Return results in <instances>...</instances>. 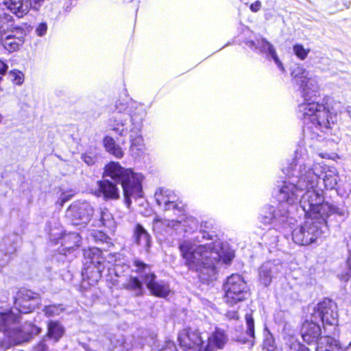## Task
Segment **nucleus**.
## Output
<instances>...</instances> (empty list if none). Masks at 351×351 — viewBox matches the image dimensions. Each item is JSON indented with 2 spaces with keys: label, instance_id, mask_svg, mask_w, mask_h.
I'll use <instances>...</instances> for the list:
<instances>
[{
  "label": "nucleus",
  "instance_id": "423d86ee",
  "mask_svg": "<svg viewBox=\"0 0 351 351\" xmlns=\"http://www.w3.org/2000/svg\"><path fill=\"white\" fill-rule=\"evenodd\" d=\"M104 176L120 184L123 193L124 204L130 208L132 199H140L144 196L143 173L134 171L131 168H125L118 162H110L105 165Z\"/></svg>",
  "mask_w": 351,
  "mask_h": 351
},
{
  "label": "nucleus",
  "instance_id": "2f4dec72",
  "mask_svg": "<svg viewBox=\"0 0 351 351\" xmlns=\"http://www.w3.org/2000/svg\"><path fill=\"white\" fill-rule=\"evenodd\" d=\"M10 324H16V317L13 315V310L5 312H0V330L3 333L8 329H11Z\"/></svg>",
  "mask_w": 351,
  "mask_h": 351
},
{
  "label": "nucleus",
  "instance_id": "f3484780",
  "mask_svg": "<svg viewBox=\"0 0 351 351\" xmlns=\"http://www.w3.org/2000/svg\"><path fill=\"white\" fill-rule=\"evenodd\" d=\"M40 303L38 294L26 289H20L15 298L14 308L20 313L33 311Z\"/></svg>",
  "mask_w": 351,
  "mask_h": 351
},
{
  "label": "nucleus",
  "instance_id": "864d4df0",
  "mask_svg": "<svg viewBox=\"0 0 351 351\" xmlns=\"http://www.w3.org/2000/svg\"><path fill=\"white\" fill-rule=\"evenodd\" d=\"M347 264L349 269H351V252L350 253L349 257L348 258Z\"/></svg>",
  "mask_w": 351,
  "mask_h": 351
},
{
  "label": "nucleus",
  "instance_id": "473e14b6",
  "mask_svg": "<svg viewBox=\"0 0 351 351\" xmlns=\"http://www.w3.org/2000/svg\"><path fill=\"white\" fill-rule=\"evenodd\" d=\"M156 335L154 332H149L145 331L144 335L138 338L137 341H135L132 347L142 348L145 343L147 344L150 347H153L156 341Z\"/></svg>",
  "mask_w": 351,
  "mask_h": 351
},
{
  "label": "nucleus",
  "instance_id": "aec40b11",
  "mask_svg": "<svg viewBox=\"0 0 351 351\" xmlns=\"http://www.w3.org/2000/svg\"><path fill=\"white\" fill-rule=\"evenodd\" d=\"M13 315L16 317V324H10V326L11 327L13 337H15L16 335H21L20 336L25 337L24 339L21 340V343L29 341L33 335H38L40 332L41 328L31 322H26L21 327L19 324V315L14 312ZM9 324H10V321H9Z\"/></svg>",
  "mask_w": 351,
  "mask_h": 351
},
{
  "label": "nucleus",
  "instance_id": "58836bf2",
  "mask_svg": "<svg viewBox=\"0 0 351 351\" xmlns=\"http://www.w3.org/2000/svg\"><path fill=\"white\" fill-rule=\"evenodd\" d=\"M264 348L267 351H275L276 346L271 334L268 333L264 340Z\"/></svg>",
  "mask_w": 351,
  "mask_h": 351
},
{
  "label": "nucleus",
  "instance_id": "b1692460",
  "mask_svg": "<svg viewBox=\"0 0 351 351\" xmlns=\"http://www.w3.org/2000/svg\"><path fill=\"white\" fill-rule=\"evenodd\" d=\"M283 338L289 351H308V348L300 343L295 337V332L291 331L287 326L283 329Z\"/></svg>",
  "mask_w": 351,
  "mask_h": 351
},
{
  "label": "nucleus",
  "instance_id": "f257e3e1",
  "mask_svg": "<svg viewBox=\"0 0 351 351\" xmlns=\"http://www.w3.org/2000/svg\"><path fill=\"white\" fill-rule=\"evenodd\" d=\"M291 74L304 101L297 109L298 117L303 123L304 145H298L291 162L282 165L285 180L280 187L278 199L294 207L300 197L304 207L309 210L313 205L329 204L324 200V189H335L340 180L336 167L315 162L306 148L318 146L320 133L328 132L337 121V112L326 106L329 97H324L322 102L316 100L319 96L316 76L299 65Z\"/></svg>",
  "mask_w": 351,
  "mask_h": 351
},
{
  "label": "nucleus",
  "instance_id": "5701e85b",
  "mask_svg": "<svg viewBox=\"0 0 351 351\" xmlns=\"http://www.w3.org/2000/svg\"><path fill=\"white\" fill-rule=\"evenodd\" d=\"M4 4L18 18L25 16L32 8L30 0H4Z\"/></svg>",
  "mask_w": 351,
  "mask_h": 351
},
{
  "label": "nucleus",
  "instance_id": "8fccbe9b",
  "mask_svg": "<svg viewBox=\"0 0 351 351\" xmlns=\"http://www.w3.org/2000/svg\"><path fill=\"white\" fill-rule=\"evenodd\" d=\"M226 317L229 319H237L238 317H239V315H238L237 311H228V312H227Z\"/></svg>",
  "mask_w": 351,
  "mask_h": 351
},
{
  "label": "nucleus",
  "instance_id": "20e7f679",
  "mask_svg": "<svg viewBox=\"0 0 351 351\" xmlns=\"http://www.w3.org/2000/svg\"><path fill=\"white\" fill-rule=\"evenodd\" d=\"M299 206L304 213L306 219L295 228H292V239L299 245H308L316 243L328 230L327 219L333 211L330 204L311 206V209L304 207L302 198L298 199Z\"/></svg>",
  "mask_w": 351,
  "mask_h": 351
},
{
  "label": "nucleus",
  "instance_id": "ddd939ff",
  "mask_svg": "<svg viewBox=\"0 0 351 351\" xmlns=\"http://www.w3.org/2000/svg\"><path fill=\"white\" fill-rule=\"evenodd\" d=\"M49 236L51 243L54 244L60 243L62 249L60 250V253L64 255H66L67 253L73 252L78 248L81 243V237L78 233L63 234L61 227L50 228Z\"/></svg>",
  "mask_w": 351,
  "mask_h": 351
},
{
  "label": "nucleus",
  "instance_id": "49530a36",
  "mask_svg": "<svg viewBox=\"0 0 351 351\" xmlns=\"http://www.w3.org/2000/svg\"><path fill=\"white\" fill-rule=\"evenodd\" d=\"M94 237L95 238L96 241H99L101 242L106 241L108 239V237L105 234H103L101 232H99L97 233H95V235H94Z\"/></svg>",
  "mask_w": 351,
  "mask_h": 351
},
{
  "label": "nucleus",
  "instance_id": "a878e982",
  "mask_svg": "<svg viewBox=\"0 0 351 351\" xmlns=\"http://www.w3.org/2000/svg\"><path fill=\"white\" fill-rule=\"evenodd\" d=\"M134 237L136 244L141 245L146 250H149L151 237L142 225L139 223L136 224L134 229Z\"/></svg>",
  "mask_w": 351,
  "mask_h": 351
},
{
  "label": "nucleus",
  "instance_id": "1a4fd4ad",
  "mask_svg": "<svg viewBox=\"0 0 351 351\" xmlns=\"http://www.w3.org/2000/svg\"><path fill=\"white\" fill-rule=\"evenodd\" d=\"M311 317L318 323L321 322L326 335H339L337 306L330 300L326 299L312 308Z\"/></svg>",
  "mask_w": 351,
  "mask_h": 351
},
{
  "label": "nucleus",
  "instance_id": "dca6fc26",
  "mask_svg": "<svg viewBox=\"0 0 351 351\" xmlns=\"http://www.w3.org/2000/svg\"><path fill=\"white\" fill-rule=\"evenodd\" d=\"M154 197L158 206L164 211L171 210L174 215L183 211L184 204L171 190L159 189L156 191Z\"/></svg>",
  "mask_w": 351,
  "mask_h": 351
},
{
  "label": "nucleus",
  "instance_id": "a19ab883",
  "mask_svg": "<svg viewBox=\"0 0 351 351\" xmlns=\"http://www.w3.org/2000/svg\"><path fill=\"white\" fill-rule=\"evenodd\" d=\"M82 159L86 162L88 165H93L96 161V157L94 154L91 153H86L82 155Z\"/></svg>",
  "mask_w": 351,
  "mask_h": 351
},
{
  "label": "nucleus",
  "instance_id": "c756f323",
  "mask_svg": "<svg viewBox=\"0 0 351 351\" xmlns=\"http://www.w3.org/2000/svg\"><path fill=\"white\" fill-rule=\"evenodd\" d=\"M64 327L58 322L55 321H50L48 323V337L57 342L64 335Z\"/></svg>",
  "mask_w": 351,
  "mask_h": 351
},
{
  "label": "nucleus",
  "instance_id": "393cba45",
  "mask_svg": "<svg viewBox=\"0 0 351 351\" xmlns=\"http://www.w3.org/2000/svg\"><path fill=\"white\" fill-rule=\"evenodd\" d=\"M332 335H325L321 337L318 345L316 347V351H343V348L339 346V342Z\"/></svg>",
  "mask_w": 351,
  "mask_h": 351
},
{
  "label": "nucleus",
  "instance_id": "7ed1b4c3",
  "mask_svg": "<svg viewBox=\"0 0 351 351\" xmlns=\"http://www.w3.org/2000/svg\"><path fill=\"white\" fill-rule=\"evenodd\" d=\"M146 115L145 105L132 100L118 99L114 104V110L108 120V128L115 134L121 137L128 135L130 152L134 158L144 153L142 130Z\"/></svg>",
  "mask_w": 351,
  "mask_h": 351
},
{
  "label": "nucleus",
  "instance_id": "603ef678",
  "mask_svg": "<svg viewBox=\"0 0 351 351\" xmlns=\"http://www.w3.org/2000/svg\"><path fill=\"white\" fill-rule=\"evenodd\" d=\"M317 154L322 158H330V154L327 153H319L317 152Z\"/></svg>",
  "mask_w": 351,
  "mask_h": 351
},
{
  "label": "nucleus",
  "instance_id": "c03bdc74",
  "mask_svg": "<svg viewBox=\"0 0 351 351\" xmlns=\"http://www.w3.org/2000/svg\"><path fill=\"white\" fill-rule=\"evenodd\" d=\"M45 0H32V8L35 10H38L43 5Z\"/></svg>",
  "mask_w": 351,
  "mask_h": 351
},
{
  "label": "nucleus",
  "instance_id": "9b49d317",
  "mask_svg": "<svg viewBox=\"0 0 351 351\" xmlns=\"http://www.w3.org/2000/svg\"><path fill=\"white\" fill-rule=\"evenodd\" d=\"M224 300L230 306H234L246 300L249 288L242 276L232 274L223 284Z\"/></svg>",
  "mask_w": 351,
  "mask_h": 351
},
{
  "label": "nucleus",
  "instance_id": "37998d69",
  "mask_svg": "<svg viewBox=\"0 0 351 351\" xmlns=\"http://www.w3.org/2000/svg\"><path fill=\"white\" fill-rule=\"evenodd\" d=\"M72 196H73V194H68V193H62L61 196H60V206H62L63 204L65 202H66L67 201H69Z\"/></svg>",
  "mask_w": 351,
  "mask_h": 351
},
{
  "label": "nucleus",
  "instance_id": "6e6d98bb",
  "mask_svg": "<svg viewBox=\"0 0 351 351\" xmlns=\"http://www.w3.org/2000/svg\"><path fill=\"white\" fill-rule=\"evenodd\" d=\"M121 351H128V349H123V350H120Z\"/></svg>",
  "mask_w": 351,
  "mask_h": 351
},
{
  "label": "nucleus",
  "instance_id": "cd10ccee",
  "mask_svg": "<svg viewBox=\"0 0 351 351\" xmlns=\"http://www.w3.org/2000/svg\"><path fill=\"white\" fill-rule=\"evenodd\" d=\"M3 334V339L0 340V351H8L14 345L21 343V340L25 339L20 336L21 335H16L15 337H13L11 329H8Z\"/></svg>",
  "mask_w": 351,
  "mask_h": 351
},
{
  "label": "nucleus",
  "instance_id": "412c9836",
  "mask_svg": "<svg viewBox=\"0 0 351 351\" xmlns=\"http://www.w3.org/2000/svg\"><path fill=\"white\" fill-rule=\"evenodd\" d=\"M321 334L322 330L319 324L316 320H313L312 317L303 323L301 328V335L303 340L308 344L316 343L318 345Z\"/></svg>",
  "mask_w": 351,
  "mask_h": 351
},
{
  "label": "nucleus",
  "instance_id": "4468645a",
  "mask_svg": "<svg viewBox=\"0 0 351 351\" xmlns=\"http://www.w3.org/2000/svg\"><path fill=\"white\" fill-rule=\"evenodd\" d=\"M245 45L252 51L265 55L267 58L271 59L282 72L285 73V69L283 64L279 59L274 45L262 37H254L250 38L245 42Z\"/></svg>",
  "mask_w": 351,
  "mask_h": 351
},
{
  "label": "nucleus",
  "instance_id": "e433bc0d",
  "mask_svg": "<svg viewBox=\"0 0 351 351\" xmlns=\"http://www.w3.org/2000/svg\"><path fill=\"white\" fill-rule=\"evenodd\" d=\"M9 77L12 82L16 86L22 85L25 80L24 73L17 69L10 71L9 72Z\"/></svg>",
  "mask_w": 351,
  "mask_h": 351
},
{
  "label": "nucleus",
  "instance_id": "79ce46f5",
  "mask_svg": "<svg viewBox=\"0 0 351 351\" xmlns=\"http://www.w3.org/2000/svg\"><path fill=\"white\" fill-rule=\"evenodd\" d=\"M159 351H177V349L174 342L168 341L166 342L165 346Z\"/></svg>",
  "mask_w": 351,
  "mask_h": 351
},
{
  "label": "nucleus",
  "instance_id": "de8ad7c7",
  "mask_svg": "<svg viewBox=\"0 0 351 351\" xmlns=\"http://www.w3.org/2000/svg\"><path fill=\"white\" fill-rule=\"evenodd\" d=\"M34 351H48V349L45 342L41 341L34 348Z\"/></svg>",
  "mask_w": 351,
  "mask_h": 351
},
{
  "label": "nucleus",
  "instance_id": "3c124183",
  "mask_svg": "<svg viewBox=\"0 0 351 351\" xmlns=\"http://www.w3.org/2000/svg\"><path fill=\"white\" fill-rule=\"evenodd\" d=\"M331 207L333 208V211L329 215V216L332 214V213H337L339 215H341V216H343L344 214H345V212L344 210H339V209H337L335 208H334L330 204H329Z\"/></svg>",
  "mask_w": 351,
  "mask_h": 351
},
{
  "label": "nucleus",
  "instance_id": "c85d7f7f",
  "mask_svg": "<svg viewBox=\"0 0 351 351\" xmlns=\"http://www.w3.org/2000/svg\"><path fill=\"white\" fill-rule=\"evenodd\" d=\"M99 226H103L110 232L115 231L117 225L112 215L106 208H101L99 211Z\"/></svg>",
  "mask_w": 351,
  "mask_h": 351
},
{
  "label": "nucleus",
  "instance_id": "bb28decb",
  "mask_svg": "<svg viewBox=\"0 0 351 351\" xmlns=\"http://www.w3.org/2000/svg\"><path fill=\"white\" fill-rule=\"evenodd\" d=\"M103 145L106 152L114 156L115 158L120 159L123 157V149L112 136H106L103 139Z\"/></svg>",
  "mask_w": 351,
  "mask_h": 351
},
{
  "label": "nucleus",
  "instance_id": "9d476101",
  "mask_svg": "<svg viewBox=\"0 0 351 351\" xmlns=\"http://www.w3.org/2000/svg\"><path fill=\"white\" fill-rule=\"evenodd\" d=\"M84 256L85 258L84 268L82 271L83 284L87 281L90 285H94L101 277V272L104 268V258L98 247H89L84 250Z\"/></svg>",
  "mask_w": 351,
  "mask_h": 351
},
{
  "label": "nucleus",
  "instance_id": "0eeeda50",
  "mask_svg": "<svg viewBox=\"0 0 351 351\" xmlns=\"http://www.w3.org/2000/svg\"><path fill=\"white\" fill-rule=\"evenodd\" d=\"M178 339L185 351H217L224 347L228 339L224 332L219 329L210 337H203L199 330L191 328L183 329Z\"/></svg>",
  "mask_w": 351,
  "mask_h": 351
},
{
  "label": "nucleus",
  "instance_id": "f704fd0d",
  "mask_svg": "<svg viewBox=\"0 0 351 351\" xmlns=\"http://www.w3.org/2000/svg\"><path fill=\"white\" fill-rule=\"evenodd\" d=\"M246 331L248 338L243 339V343L252 342L254 339V321L252 313L245 314Z\"/></svg>",
  "mask_w": 351,
  "mask_h": 351
},
{
  "label": "nucleus",
  "instance_id": "f03ea898",
  "mask_svg": "<svg viewBox=\"0 0 351 351\" xmlns=\"http://www.w3.org/2000/svg\"><path fill=\"white\" fill-rule=\"evenodd\" d=\"M215 223L212 220L199 223L197 234L192 239L197 243L210 241L204 245L184 240L179 243V250L184 265L189 270L198 274L203 281L212 280L220 263L230 264L234 258V251L223 242L214 232Z\"/></svg>",
  "mask_w": 351,
  "mask_h": 351
},
{
  "label": "nucleus",
  "instance_id": "a211bd4d",
  "mask_svg": "<svg viewBox=\"0 0 351 351\" xmlns=\"http://www.w3.org/2000/svg\"><path fill=\"white\" fill-rule=\"evenodd\" d=\"M27 35L26 30L19 26L13 27L12 31L4 38L1 43L4 49L9 53L18 51L23 45Z\"/></svg>",
  "mask_w": 351,
  "mask_h": 351
},
{
  "label": "nucleus",
  "instance_id": "7c9ffc66",
  "mask_svg": "<svg viewBox=\"0 0 351 351\" xmlns=\"http://www.w3.org/2000/svg\"><path fill=\"white\" fill-rule=\"evenodd\" d=\"M123 287L133 292L136 296H140L143 293V283L137 277L130 276L128 281L123 285Z\"/></svg>",
  "mask_w": 351,
  "mask_h": 351
},
{
  "label": "nucleus",
  "instance_id": "2eb2a0df",
  "mask_svg": "<svg viewBox=\"0 0 351 351\" xmlns=\"http://www.w3.org/2000/svg\"><path fill=\"white\" fill-rule=\"evenodd\" d=\"M93 215V208L88 202H73L66 210L65 216L73 225H85Z\"/></svg>",
  "mask_w": 351,
  "mask_h": 351
},
{
  "label": "nucleus",
  "instance_id": "4c0bfd02",
  "mask_svg": "<svg viewBox=\"0 0 351 351\" xmlns=\"http://www.w3.org/2000/svg\"><path fill=\"white\" fill-rule=\"evenodd\" d=\"M294 54L301 60H304L308 56L310 49H306L302 44H295L293 47Z\"/></svg>",
  "mask_w": 351,
  "mask_h": 351
},
{
  "label": "nucleus",
  "instance_id": "09e8293b",
  "mask_svg": "<svg viewBox=\"0 0 351 351\" xmlns=\"http://www.w3.org/2000/svg\"><path fill=\"white\" fill-rule=\"evenodd\" d=\"M8 68V64L4 61L0 60V75H4L6 73Z\"/></svg>",
  "mask_w": 351,
  "mask_h": 351
},
{
  "label": "nucleus",
  "instance_id": "5fc2aeb1",
  "mask_svg": "<svg viewBox=\"0 0 351 351\" xmlns=\"http://www.w3.org/2000/svg\"><path fill=\"white\" fill-rule=\"evenodd\" d=\"M343 351H351V342L345 349H343Z\"/></svg>",
  "mask_w": 351,
  "mask_h": 351
},
{
  "label": "nucleus",
  "instance_id": "4be33fe9",
  "mask_svg": "<svg viewBox=\"0 0 351 351\" xmlns=\"http://www.w3.org/2000/svg\"><path fill=\"white\" fill-rule=\"evenodd\" d=\"M282 265L279 261H267L264 263L259 269L258 277L261 284L265 287L270 285L272 279L276 278L281 271Z\"/></svg>",
  "mask_w": 351,
  "mask_h": 351
},
{
  "label": "nucleus",
  "instance_id": "a18cd8bd",
  "mask_svg": "<svg viewBox=\"0 0 351 351\" xmlns=\"http://www.w3.org/2000/svg\"><path fill=\"white\" fill-rule=\"evenodd\" d=\"M261 2L260 1H256V2L252 3L250 6V10L254 12H256L261 10Z\"/></svg>",
  "mask_w": 351,
  "mask_h": 351
},
{
  "label": "nucleus",
  "instance_id": "c9c22d12",
  "mask_svg": "<svg viewBox=\"0 0 351 351\" xmlns=\"http://www.w3.org/2000/svg\"><path fill=\"white\" fill-rule=\"evenodd\" d=\"M64 309L62 304H50L45 306L43 311L47 317H50L60 315Z\"/></svg>",
  "mask_w": 351,
  "mask_h": 351
},
{
  "label": "nucleus",
  "instance_id": "72a5a7b5",
  "mask_svg": "<svg viewBox=\"0 0 351 351\" xmlns=\"http://www.w3.org/2000/svg\"><path fill=\"white\" fill-rule=\"evenodd\" d=\"M108 349L110 351H121L119 350L128 349V343L121 335H114L109 339Z\"/></svg>",
  "mask_w": 351,
  "mask_h": 351
},
{
  "label": "nucleus",
  "instance_id": "6e6552de",
  "mask_svg": "<svg viewBox=\"0 0 351 351\" xmlns=\"http://www.w3.org/2000/svg\"><path fill=\"white\" fill-rule=\"evenodd\" d=\"M176 215L178 218L171 220L162 219L156 216L153 221L154 230L158 232H161L162 230L169 232L172 230L178 234H184L186 237H191L189 240L195 243L192 238L197 234L199 229L198 220L193 216L186 215L184 213V208L182 213H178ZM196 244L197 243H196Z\"/></svg>",
  "mask_w": 351,
  "mask_h": 351
},
{
  "label": "nucleus",
  "instance_id": "39448f33",
  "mask_svg": "<svg viewBox=\"0 0 351 351\" xmlns=\"http://www.w3.org/2000/svg\"><path fill=\"white\" fill-rule=\"evenodd\" d=\"M279 201L277 208L271 205H265L261 209L259 220L271 228L263 235L262 240L269 248L277 247L280 234L282 233L286 237L287 232L293 228L296 222L293 211L298 206L291 207L287 202ZM271 250V249H269Z\"/></svg>",
  "mask_w": 351,
  "mask_h": 351
},
{
  "label": "nucleus",
  "instance_id": "ea45409f",
  "mask_svg": "<svg viewBox=\"0 0 351 351\" xmlns=\"http://www.w3.org/2000/svg\"><path fill=\"white\" fill-rule=\"evenodd\" d=\"M47 24L45 22L40 23L36 28V34L38 36H43L47 31Z\"/></svg>",
  "mask_w": 351,
  "mask_h": 351
},
{
  "label": "nucleus",
  "instance_id": "4d7b16f0",
  "mask_svg": "<svg viewBox=\"0 0 351 351\" xmlns=\"http://www.w3.org/2000/svg\"><path fill=\"white\" fill-rule=\"evenodd\" d=\"M1 80V78L0 77V80Z\"/></svg>",
  "mask_w": 351,
  "mask_h": 351
},
{
  "label": "nucleus",
  "instance_id": "6ab92c4d",
  "mask_svg": "<svg viewBox=\"0 0 351 351\" xmlns=\"http://www.w3.org/2000/svg\"><path fill=\"white\" fill-rule=\"evenodd\" d=\"M97 189L95 191L97 197H102L104 200H117L120 197V191L117 183L109 180L97 181Z\"/></svg>",
  "mask_w": 351,
  "mask_h": 351
},
{
  "label": "nucleus",
  "instance_id": "f8f14e48",
  "mask_svg": "<svg viewBox=\"0 0 351 351\" xmlns=\"http://www.w3.org/2000/svg\"><path fill=\"white\" fill-rule=\"evenodd\" d=\"M134 265L136 272L138 273L153 295L165 298L169 295V285L163 281H156V275L152 272L150 266L140 260H135Z\"/></svg>",
  "mask_w": 351,
  "mask_h": 351
}]
</instances>
